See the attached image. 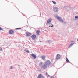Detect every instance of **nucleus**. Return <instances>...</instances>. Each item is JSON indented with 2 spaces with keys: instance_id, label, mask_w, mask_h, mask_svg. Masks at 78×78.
Listing matches in <instances>:
<instances>
[{
  "instance_id": "f257e3e1",
  "label": "nucleus",
  "mask_w": 78,
  "mask_h": 78,
  "mask_svg": "<svg viewBox=\"0 0 78 78\" xmlns=\"http://www.w3.org/2000/svg\"><path fill=\"white\" fill-rule=\"evenodd\" d=\"M52 21V19L51 18H49L48 20L47 21V23H48V24L49 25H51V22Z\"/></svg>"
},
{
  "instance_id": "f03ea898",
  "label": "nucleus",
  "mask_w": 78,
  "mask_h": 78,
  "mask_svg": "<svg viewBox=\"0 0 78 78\" xmlns=\"http://www.w3.org/2000/svg\"><path fill=\"white\" fill-rule=\"evenodd\" d=\"M57 19H58V20L59 21H60V22L61 23H63V22H64L63 20H62V19H61V17H59V16H57Z\"/></svg>"
},
{
  "instance_id": "7ed1b4c3",
  "label": "nucleus",
  "mask_w": 78,
  "mask_h": 78,
  "mask_svg": "<svg viewBox=\"0 0 78 78\" xmlns=\"http://www.w3.org/2000/svg\"><path fill=\"white\" fill-rule=\"evenodd\" d=\"M53 10L54 12H58V11H59L58 8L55 7L53 8Z\"/></svg>"
},
{
  "instance_id": "20e7f679",
  "label": "nucleus",
  "mask_w": 78,
  "mask_h": 78,
  "mask_svg": "<svg viewBox=\"0 0 78 78\" xmlns=\"http://www.w3.org/2000/svg\"><path fill=\"white\" fill-rule=\"evenodd\" d=\"M45 63L46 65L49 66V65H50V64H51V62L50 61V60H47L45 62Z\"/></svg>"
},
{
  "instance_id": "39448f33",
  "label": "nucleus",
  "mask_w": 78,
  "mask_h": 78,
  "mask_svg": "<svg viewBox=\"0 0 78 78\" xmlns=\"http://www.w3.org/2000/svg\"><path fill=\"white\" fill-rule=\"evenodd\" d=\"M31 56L32 57L34 58V59H36V55L34 54H30Z\"/></svg>"
},
{
  "instance_id": "423d86ee",
  "label": "nucleus",
  "mask_w": 78,
  "mask_h": 78,
  "mask_svg": "<svg viewBox=\"0 0 78 78\" xmlns=\"http://www.w3.org/2000/svg\"><path fill=\"white\" fill-rule=\"evenodd\" d=\"M47 65L46 64H44L43 66H42V68L44 69H47Z\"/></svg>"
},
{
  "instance_id": "0eeeda50",
  "label": "nucleus",
  "mask_w": 78,
  "mask_h": 78,
  "mask_svg": "<svg viewBox=\"0 0 78 78\" xmlns=\"http://www.w3.org/2000/svg\"><path fill=\"white\" fill-rule=\"evenodd\" d=\"M31 37L33 40H34L36 37V36L35 35L33 34L31 36Z\"/></svg>"
},
{
  "instance_id": "6e6552de",
  "label": "nucleus",
  "mask_w": 78,
  "mask_h": 78,
  "mask_svg": "<svg viewBox=\"0 0 78 78\" xmlns=\"http://www.w3.org/2000/svg\"><path fill=\"white\" fill-rule=\"evenodd\" d=\"M61 58V55L59 54H58L57 55L56 59H59Z\"/></svg>"
},
{
  "instance_id": "1a4fd4ad",
  "label": "nucleus",
  "mask_w": 78,
  "mask_h": 78,
  "mask_svg": "<svg viewBox=\"0 0 78 78\" xmlns=\"http://www.w3.org/2000/svg\"><path fill=\"white\" fill-rule=\"evenodd\" d=\"M9 33L10 34H12L14 33V32L12 30H11L9 31Z\"/></svg>"
},
{
  "instance_id": "9d476101",
  "label": "nucleus",
  "mask_w": 78,
  "mask_h": 78,
  "mask_svg": "<svg viewBox=\"0 0 78 78\" xmlns=\"http://www.w3.org/2000/svg\"><path fill=\"white\" fill-rule=\"evenodd\" d=\"M38 78H45V77L43 76H42V74H40L38 76Z\"/></svg>"
},
{
  "instance_id": "9b49d317",
  "label": "nucleus",
  "mask_w": 78,
  "mask_h": 78,
  "mask_svg": "<svg viewBox=\"0 0 78 78\" xmlns=\"http://www.w3.org/2000/svg\"><path fill=\"white\" fill-rule=\"evenodd\" d=\"M31 33L28 32V33H27L26 36H31Z\"/></svg>"
},
{
  "instance_id": "f8f14e48",
  "label": "nucleus",
  "mask_w": 78,
  "mask_h": 78,
  "mask_svg": "<svg viewBox=\"0 0 78 78\" xmlns=\"http://www.w3.org/2000/svg\"><path fill=\"white\" fill-rule=\"evenodd\" d=\"M39 33H40V31H39V30H37L36 32V33L37 34H38V35H39V34H39Z\"/></svg>"
},
{
  "instance_id": "ddd939ff",
  "label": "nucleus",
  "mask_w": 78,
  "mask_h": 78,
  "mask_svg": "<svg viewBox=\"0 0 78 78\" xmlns=\"http://www.w3.org/2000/svg\"><path fill=\"white\" fill-rule=\"evenodd\" d=\"M73 44H74V43H72L71 44H70L68 48H70V47H71V46H72V45H73Z\"/></svg>"
},
{
  "instance_id": "4468645a",
  "label": "nucleus",
  "mask_w": 78,
  "mask_h": 78,
  "mask_svg": "<svg viewBox=\"0 0 78 78\" xmlns=\"http://www.w3.org/2000/svg\"><path fill=\"white\" fill-rule=\"evenodd\" d=\"M47 43H50V42H51V41L50 40H47L46 41Z\"/></svg>"
},
{
  "instance_id": "2eb2a0df",
  "label": "nucleus",
  "mask_w": 78,
  "mask_h": 78,
  "mask_svg": "<svg viewBox=\"0 0 78 78\" xmlns=\"http://www.w3.org/2000/svg\"><path fill=\"white\" fill-rule=\"evenodd\" d=\"M45 55L41 57V58L43 59H45Z\"/></svg>"
},
{
  "instance_id": "dca6fc26",
  "label": "nucleus",
  "mask_w": 78,
  "mask_h": 78,
  "mask_svg": "<svg viewBox=\"0 0 78 78\" xmlns=\"http://www.w3.org/2000/svg\"><path fill=\"white\" fill-rule=\"evenodd\" d=\"M24 51H26V52H27V53H30V51L28 50H27V49H25Z\"/></svg>"
},
{
  "instance_id": "f3484780",
  "label": "nucleus",
  "mask_w": 78,
  "mask_h": 78,
  "mask_svg": "<svg viewBox=\"0 0 78 78\" xmlns=\"http://www.w3.org/2000/svg\"><path fill=\"white\" fill-rule=\"evenodd\" d=\"M75 19H78V16H76L75 17Z\"/></svg>"
},
{
  "instance_id": "a211bd4d",
  "label": "nucleus",
  "mask_w": 78,
  "mask_h": 78,
  "mask_svg": "<svg viewBox=\"0 0 78 78\" xmlns=\"http://www.w3.org/2000/svg\"><path fill=\"white\" fill-rule=\"evenodd\" d=\"M42 64H43V63H42V62H41L39 63V65L40 66H42Z\"/></svg>"
},
{
  "instance_id": "6ab92c4d",
  "label": "nucleus",
  "mask_w": 78,
  "mask_h": 78,
  "mask_svg": "<svg viewBox=\"0 0 78 78\" xmlns=\"http://www.w3.org/2000/svg\"><path fill=\"white\" fill-rule=\"evenodd\" d=\"M52 2H53V4H54V5H56V2L55 1H52Z\"/></svg>"
},
{
  "instance_id": "aec40b11",
  "label": "nucleus",
  "mask_w": 78,
  "mask_h": 78,
  "mask_svg": "<svg viewBox=\"0 0 78 78\" xmlns=\"http://www.w3.org/2000/svg\"><path fill=\"white\" fill-rule=\"evenodd\" d=\"M51 27V28L53 27H54V26L53 25V24H52L51 25L49 26V27Z\"/></svg>"
},
{
  "instance_id": "412c9836",
  "label": "nucleus",
  "mask_w": 78,
  "mask_h": 78,
  "mask_svg": "<svg viewBox=\"0 0 78 78\" xmlns=\"http://www.w3.org/2000/svg\"><path fill=\"white\" fill-rule=\"evenodd\" d=\"M66 61L67 62H70V61H69L68 58H66Z\"/></svg>"
},
{
  "instance_id": "4be33fe9",
  "label": "nucleus",
  "mask_w": 78,
  "mask_h": 78,
  "mask_svg": "<svg viewBox=\"0 0 78 78\" xmlns=\"http://www.w3.org/2000/svg\"><path fill=\"white\" fill-rule=\"evenodd\" d=\"M10 69H11V70L13 69V67H12V66H11L10 67Z\"/></svg>"
},
{
  "instance_id": "5701e85b",
  "label": "nucleus",
  "mask_w": 78,
  "mask_h": 78,
  "mask_svg": "<svg viewBox=\"0 0 78 78\" xmlns=\"http://www.w3.org/2000/svg\"><path fill=\"white\" fill-rule=\"evenodd\" d=\"M2 51V48L0 47V51Z\"/></svg>"
},
{
  "instance_id": "b1692460",
  "label": "nucleus",
  "mask_w": 78,
  "mask_h": 78,
  "mask_svg": "<svg viewBox=\"0 0 78 78\" xmlns=\"http://www.w3.org/2000/svg\"><path fill=\"white\" fill-rule=\"evenodd\" d=\"M46 75H48V77H50V75H48V74L47 73V72H46Z\"/></svg>"
},
{
  "instance_id": "393cba45",
  "label": "nucleus",
  "mask_w": 78,
  "mask_h": 78,
  "mask_svg": "<svg viewBox=\"0 0 78 78\" xmlns=\"http://www.w3.org/2000/svg\"><path fill=\"white\" fill-rule=\"evenodd\" d=\"M0 30H1L2 31H3V30L2 28L0 27Z\"/></svg>"
},
{
  "instance_id": "a878e982",
  "label": "nucleus",
  "mask_w": 78,
  "mask_h": 78,
  "mask_svg": "<svg viewBox=\"0 0 78 78\" xmlns=\"http://www.w3.org/2000/svg\"><path fill=\"white\" fill-rule=\"evenodd\" d=\"M19 29H21V28H16V29H15L16 30H19Z\"/></svg>"
},
{
  "instance_id": "bb28decb",
  "label": "nucleus",
  "mask_w": 78,
  "mask_h": 78,
  "mask_svg": "<svg viewBox=\"0 0 78 78\" xmlns=\"http://www.w3.org/2000/svg\"><path fill=\"white\" fill-rule=\"evenodd\" d=\"M50 78H53V77L51 76Z\"/></svg>"
},
{
  "instance_id": "cd10ccee",
  "label": "nucleus",
  "mask_w": 78,
  "mask_h": 78,
  "mask_svg": "<svg viewBox=\"0 0 78 78\" xmlns=\"http://www.w3.org/2000/svg\"><path fill=\"white\" fill-rule=\"evenodd\" d=\"M67 11H69V9H67Z\"/></svg>"
},
{
  "instance_id": "c85d7f7f",
  "label": "nucleus",
  "mask_w": 78,
  "mask_h": 78,
  "mask_svg": "<svg viewBox=\"0 0 78 78\" xmlns=\"http://www.w3.org/2000/svg\"><path fill=\"white\" fill-rule=\"evenodd\" d=\"M18 66H20V65H18Z\"/></svg>"
}]
</instances>
